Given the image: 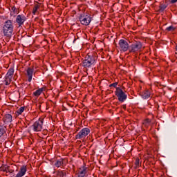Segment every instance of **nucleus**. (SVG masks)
<instances>
[{
    "instance_id": "39448f33",
    "label": "nucleus",
    "mask_w": 177,
    "mask_h": 177,
    "mask_svg": "<svg viewBox=\"0 0 177 177\" xmlns=\"http://www.w3.org/2000/svg\"><path fill=\"white\" fill-rule=\"evenodd\" d=\"M118 45L122 52H127V50H129L130 46H129V44H128V41L127 40L120 39L119 41Z\"/></svg>"
},
{
    "instance_id": "0eeeda50",
    "label": "nucleus",
    "mask_w": 177,
    "mask_h": 177,
    "mask_svg": "<svg viewBox=\"0 0 177 177\" xmlns=\"http://www.w3.org/2000/svg\"><path fill=\"white\" fill-rule=\"evenodd\" d=\"M80 21L81 22V24H82L83 26H89L91 21V17L88 15H86L85 17L80 16Z\"/></svg>"
},
{
    "instance_id": "423d86ee",
    "label": "nucleus",
    "mask_w": 177,
    "mask_h": 177,
    "mask_svg": "<svg viewBox=\"0 0 177 177\" xmlns=\"http://www.w3.org/2000/svg\"><path fill=\"white\" fill-rule=\"evenodd\" d=\"M90 132L91 130L88 128H84L76 135V139H84L89 135Z\"/></svg>"
},
{
    "instance_id": "a211bd4d",
    "label": "nucleus",
    "mask_w": 177,
    "mask_h": 177,
    "mask_svg": "<svg viewBox=\"0 0 177 177\" xmlns=\"http://www.w3.org/2000/svg\"><path fill=\"white\" fill-rule=\"evenodd\" d=\"M11 11H12V13H13V15H17V13H19V10L16 8V7L15 6H12L11 8Z\"/></svg>"
},
{
    "instance_id": "b1692460",
    "label": "nucleus",
    "mask_w": 177,
    "mask_h": 177,
    "mask_svg": "<svg viewBox=\"0 0 177 177\" xmlns=\"http://www.w3.org/2000/svg\"><path fill=\"white\" fill-rule=\"evenodd\" d=\"M23 111H24V107L21 106L17 111V113L18 114H21L23 113Z\"/></svg>"
},
{
    "instance_id": "aec40b11",
    "label": "nucleus",
    "mask_w": 177,
    "mask_h": 177,
    "mask_svg": "<svg viewBox=\"0 0 177 177\" xmlns=\"http://www.w3.org/2000/svg\"><path fill=\"white\" fill-rule=\"evenodd\" d=\"M55 167H57V168L62 167V165H63V160H57L55 163Z\"/></svg>"
},
{
    "instance_id": "1a4fd4ad",
    "label": "nucleus",
    "mask_w": 177,
    "mask_h": 177,
    "mask_svg": "<svg viewBox=\"0 0 177 177\" xmlns=\"http://www.w3.org/2000/svg\"><path fill=\"white\" fill-rule=\"evenodd\" d=\"M27 172V166L23 165L20 167L19 172L15 177H23L26 175Z\"/></svg>"
},
{
    "instance_id": "f8f14e48",
    "label": "nucleus",
    "mask_w": 177,
    "mask_h": 177,
    "mask_svg": "<svg viewBox=\"0 0 177 177\" xmlns=\"http://www.w3.org/2000/svg\"><path fill=\"white\" fill-rule=\"evenodd\" d=\"M27 75L28 77V81L29 82H31V80H32V74L34 73V70L31 68H28L26 71Z\"/></svg>"
},
{
    "instance_id": "a878e982",
    "label": "nucleus",
    "mask_w": 177,
    "mask_h": 177,
    "mask_svg": "<svg viewBox=\"0 0 177 177\" xmlns=\"http://www.w3.org/2000/svg\"><path fill=\"white\" fill-rule=\"evenodd\" d=\"M167 31H174L175 30V28H174V26H169L168 28H167Z\"/></svg>"
},
{
    "instance_id": "c85d7f7f",
    "label": "nucleus",
    "mask_w": 177,
    "mask_h": 177,
    "mask_svg": "<svg viewBox=\"0 0 177 177\" xmlns=\"http://www.w3.org/2000/svg\"><path fill=\"white\" fill-rule=\"evenodd\" d=\"M170 3H176L177 0H169Z\"/></svg>"
},
{
    "instance_id": "4be33fe9",
    "label": "nucleus",
    "mask_w": 177,
    "mask_h": 177,
    "mask_svg": "<svg viewBox=\"0 0 177 177\" xmlns=\"http://www.w3.org/2000/svg\"><path fill=\"white\" fill-rule=\"evenodd\" d=\"M64 175H66V173L63 171H57V177H64Z\"/></svg>"
},
{
    "instance_id": "393cba45",
    "label": "nucleus",
    "mask_w": 177,
    "mask_h": 177,
    "mask_svg": "<svg viewBox=\"0 0 177 177\" xmlns=\"http://www.w3.org/2000/svg\"><path fill=\"white\" fill-rule=\"evenodd\" d=\"M140 160H139V158H137L136 160V162H135V165H136V167L138 168V167H139V163H140Z\"/></svg>"
},
{
    "instance_id": "4468645a",
    "label": "nucleus",
    "mask_w": 177,
    "mask_h": 177,
    "mask_svg": "<svg viewBox=\"0 0 177 177\" xmlns=\"http://www.w3.org/2000/svg\"><path fill=\"white\" fill-rule=\"evenodd\" d=\"M15 74V69L13 68H10L6 75L7 78H12V75Z\"/></svg>"
},
{
    "instance_id": "9b49d317",
    "label": "nucleus",
    "mask_w": 177,
    "mask_h": 177,
    "mask_svg": "<svg viewBox=\"0 0 177 177\" xmlns=\"http://www.w3.org/2000/svg\"><path fill=\"white\" fill-rule=\"evenodd\" d=\"M16 21L20 27V26H22V24H24V22L26 21V17L23 15H19L17 17Z\"/></svg>"
},
{
    "instance_id": "cd10ccee",
    "label": "nucleus",
    "mask_w": 177,
    "mask_h": 177,
    "mask_svg": "<svg viewBox=\"0 0 177 177\" xmlns=\"http://www.w3.org/2000/svg\"><path fill=\"white\" fill-rule=\"evenodd\" d=\"M150 122H151V120L150 119H146L144 121V124H150Z\"/></svg>"
},
{
    "instance_id": "412c9836",
    "label": "nucleus",
    "mask_w": 177,
    "mask_h": 177,
    "mask_svg": "<svg viewBox=\"0 0 177 177\" xmlns=\"http://www.w3.org/2000/svg\"><path fill=\"white\" fill-rule=\"evenodd\" d=\"M42 88H39L38 90H37L35 93H33V94L35 95V96H39V95H41V93H42Z\"/></svg>"
},
{
    "instance_id": "f257e3e1",
    "label": "nucleus",
    "mask_w": 177,
    "mask_h": 177,
    "mask_svg": "<svg viewBox=\"0 0 177 177\" xmlns=\"http://www.w3.org/2000/svg\"><path fill=\"white\" fill-rule=\"evenodd\" d=\"M3 32L6 37H10L13 32V23L11 20H8L5 22L3 28Z\"/></svg>"
},
{
    "instance_id": "6ab92c4d",
    "label": "nucleus",
    "mask_w": 177,
    "mask_h": 177,
    "mask_svg": "<svg viewBox=\"0 0 177 177\" xmlns=\"http://www.w3.org/2000/svg\"><path fill=\"white\" fill-rule=\"evenodd\" d=\"M5 127L0 126V138L3 136V134L5 133Z\"/></svg>"
},
{
    "instance_id": "dca6fc26",
    "label": "nucleus",
    "mask_w": 177,
    "mask_h": 177,
    "mask_svg": "<svg viewBox=\"0 0 177 177\" xmlns=\"http://www.w3.org/2000/svg\"><path fill=\"white\" fill-rule=\"evenodd\" d=\"M168 6L167 4L162 3L159 6V12H164Z\"/></svg>"
},
{
    "instance_id": "c756f323",
    "label": "nucleus",
    "mask_w": 177,
    "mask_h": 177,
    "mask_svg": "<svg viewBox=\"0 0 177 177\" xmlns=\"http://www.w3.org/2000/svg\"><path fill=\"white\" fill-rule=\"evenodd\" d=\"M9 172H10L12 174V172H14L13 170H9Z\"/></svg>"
},
{
    "instance_id": "bb28decb",
    "label": "nucleus",
    "mask_w": 177,
    "mask_h": 177,
    "mask_svg": "<svg viewBox=\"0 0 177 177\" xmlns=\"http://www.w3.org/2000/svg\"><path fill=\"white\" fill-rule=\"evenodd\" d=\"M117 85H118V82H115V83H113L109 85V86L111 88V86H113V88H117Z\"/></svg>"
},
{
    "instance_id": "f03ea898",
    "label": "nucleus",
    "mask_w": 177,
    "mask_h": 177,
    "mask_svg": "<svg viewBox=\"0 0 177 177\" xmlns=\"http://www.w3.org/2000/svg\"><path fill=\"white\" fill-rule=\"evenodd\" d=\"M93 63H95V57H93V55H87L83 61V67L86 68L91 67Z\"/></svg>"
},
{
    "instance_id": "f3484780",
    "label": "nucleus",
    "mask_w": 177,
    "mask_h": 177,
    "mask_svg": "<svg viewBox=\"0 0 177 177\" xmlns=\"http://www.w3.org/2000/svg\"><path fill=\"white\" fill-rule=\"evenodd\" d=\"M39 4H35V6L33 7V9H32V13L34 15H37V12H38V9H39Z\"/></svg>"
},
{
    "instance_id": "20e7f679",
    "label": "nucleus",
    "mask_w": 177,
    "mask_h": 177,
    "mask_svg": "<svg viewBox=\"0 0 177 177\" xmlns=\"http://www.w3.org/2000/svg\"><path fill=\"white\" fill-rule=\"evenodd\" d=\"M142 43L140 41H136L131 44L129 47V52L130 53H135V52H139L142 49Z\"/></svg>"
},
{
    "instance_id": "ddd939ff",
    "label": "nucleus",
    "mask_w": 177,
    "mask_h": 177,
    "mask_svg": "<svg viewBox=\"0 0 177 177\" xmlns=\"http://www.w3.org/2000/svg\"><path fill=\"white\" fill-rule=\"evenodd\" d=\"M3 121L6 122V124L12 122V115L10 114H6L3 118Z\"/></svg>"
},
{
    "instance_id": "7ed1b4c3",
    "label": "nucleus",
    "mask_w": 177,
    "mask_h": 177,
    "mask_svg": "<svg viewBox=\"0 0 177 177\" xmlns=\"http://www.w3.org/2000/svg\"><path fill=\"white\" fill-rule=\"evenodd\" d=\"M115 95L117 96L119 102H124V100H127V94H125L120 87H116Z\"/></svg>"
},
{
    "instance_id": "9d476101",
    "label": "nucleus",
    "mask_w": 177,
    "mask_h": 177,
    "mask_svg": "<svg viewBox=\"0 0 177 177\" xmlns=\"http://www.w3.org/2000/svg\"><path fill=\"white\" fill-rule=\"evenodd\" d=\"M88 174V168L83 167L82 168H80L77 172V176L78 177H85V175Z\"/></svg>"
},
{
    "instance_id": "6e6552de",
    "label": "nucleus",
    "mask_w": 177,
    "mask_h": 177,
    "mask_svg": "<svg viewBox=\"0 0 177 177\" xmlns=\"http://www.w3.org/2000/svg\"><path fill=\"white\" fill-rule=\"evenodd\" d=\"M42 124H44L42 120H38L34 123L32 127L35 132H39L40 131H42Z\"/></svg>"
},
{
    "instance_id": "5701e85b",
    "label": "nucleus",
    "mask_w": 177,
    "mask_h": 177,
    "mask_svg": "<svg viewBox=\"0 0 177 177\" xmlns=\"http://www.w3.org/2000/svg\"><path fill=\"white\" fill-rule=\"evenodd\" d=\"M10 82H12V78L6 77V85H10Z\"/></svg>"
},
{
    "instance_id": "2eb2a0df",
    "label": "nucleus",
    "mask_w": 177,
    "mask_h": 177,
    "mask_svg": "<svg viewBox=\"0 0 177 177\" xmlns=\"http://www.w3.org/2000/svg\"><path fill=\"white\" fill-rule=\"evenodd\" d=\"M143 99H149L150 97V92L149 90L145 91L142 94Z\"/></svg>"
}]
</instances>
